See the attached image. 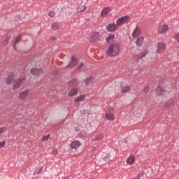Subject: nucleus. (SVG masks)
<instances>
[{
  "mask_svg": "<svg viewBox=\"0 0 179 179\" xmlns=\"http://www.w3.org/2000/svg\"><path fill=\"white\" fill-rule=\"evenodd\" d=\"M120 48H121L120 45L117 43H113L106 50V54L107 55H109V57H118L120 54Z\"/></svg>",
  "mask_w": 179,
  "mask_h": 179,
  "instance_id": "1",
  "label": "nucleus"
},
{
  "mask_svg": "<svg viewBox=\"0 0 179 179\" xmlns=\"http://www.w3.org/2000/svg\"><path fill=\"white\" fill-rule=\"evenodd\" d=\"M129 16H124L121 17L116 21L117 26H122V24H125L129 22Z\"/></svg>",
  "mask_w": 179,
  "mask_h": 179,
  "instance_id": "2",
  "label": "nucleus"
},
{
  "mask_svg": "<svg viewBox=\"0 0 179 179\" xmlns=\"http://www.w3.org/2000/svg\"><path fill=\"white\" fill-rule=\"evenodd\" d=\"M26 80L25 78H21L16 80H14L13 82V86L14 89H19L22 86L23 82Z\"/></svg>",
  "mask_w": 179,
  "mask_h": 179,
  "instance_id": "3",
  "label": "nucleus"
},
{
  "mask_svg": "<svg viewBox=\"0 0 179 179\" xmlns=\"http://www.w3.org/2000/svg\"><path fill=\"white\" fill-rule=\"evenodd\" d=\"M31 75H35L36 76H38L40 75H43V73H44V70H43V69L41 68H35V69H32L30 71Z\"/></svg>",
  "mask_w": 179,
  "mask_h": 179,
  "instance_id": "4",
  "label": "nucleus"
},
{
  "mask_svg": "<svg viewBox=\"0 0 179 179\" xmlns=\"http://www.w3.org/2000/svg\"><path fill=\"white\" fill-rule=\"evenodd\" d=\"M78 59L75 56L71 57L70 63L66 66V68H75L78 65Z\"/></svg>",
  "mask_w": 179,
  "mask_h": 179,
  "instance_id": "5",
  "label": "nucleus"
},
{
  "mask_svg": "<svg viewBox=\"0 0 179 179\" xmlns=\"http://www.w3.org/2000/svg\"><path fill=\"white\" fill-rule=\"evenodd\" d=\"M117 24L111 23L106 27V30L110 33H114L117 30Z\"/></svg>",
  "mask_w": 179,
  "mask_h": 179,
  "instance_id": "6",
  "label": "nucleus"
},
{
  "mask_svg": "<svg viewBox=\"0 0 179 179\" xmlns=\"http://www.w3.org/2000/svg\"><path fill=\"white\" fill-rule=\"evenodd\" d=\"M157 96H163L166 93V90L163 87L159 86L155 90Z\"/></svg>",
  "mask_w": 179,
  "mask_h": 179,
  "instance_id": "7",
  "label": "nucleus"
},
{
  "mask_svg": "<svg viewBox=\"0 0 179 179\" xmlns=\"http://www.w3.org/2000/svg\"><path fill=\"white\" fill-rule=\"evenodd\" d=\"M174 107V101L172 99H169L165 104L164 108L165 110H171V108Z\"/></svg>",
  "mask_w": 179,
  "mask_h": 179,
  "instance_id": "8",
  "label": "nucleus"
},
{
  "mask_svg": "<svg viewBox=\"0 0 179 179\" xmlns=\"http://www.w3.org/2000/svg\"><path fill=\"white\" fill-rule=\"evenodd\" d=\"M157 52H159V54H162V52H163V51H164L166 48V45L160 42L157 44Z\"/></svg>",
  "mask_w": 179,
  "mask_h": 179,
  "instance_id": "9",
  "label": "nucleus"
},
{
  "mask_svg": "<svg viewBox=\"0 0 179 179\" xmlns=\"http://www.w3.org/2000/svg\"><path fill=\"white\" fill-rule=\"evenodd\" d=\"M81 143L80 141H73L70 147L71 148V149H78V148L80 146Z\"/></svg>",
  "mask_w": 179,
  "mask_h": 179,
  "instance_id": "10",
  "label": "nucleus"
},
{
  "mask_svg": "<svg viewBox=\"0 0 179 179\" xmlns=\"http://www.w3.org/2000/svg\"><path fill=\"white\" fill-rule=\"evenodd\" d=\"M169 31V26L166 24H164L162 26H160L158 29V32L160 33L161 34L163 33H166V31Z\"/></svg>",
  "mask_w": 179,
  "mask_h": 179,
  "instance_id": "11",
  "label": "nucleus"
},
{
  "mask_svg": "<svg viewBox=\"0 0 179 179\" xmlns=\"http://www.w3.org/2000/svg\"><path fill=\"white\" fill-rule=\"evenodd\" d=\"M29 90H26L24 91L21 92L19 94V97L20 99H21V100H24V99H26L27 97V94H29Z\"/></svg>",
  "mask_w": 179,
  "mask_h": 179,
  "instance_id": "12",
  "label": "nucleus"
},
{
  "mask_svg": "<svg viewBox=\"0 0 179 179\" xmlns=\"http://www.w3.org/2000/svg\"><path fill=\"white\" fill-rule=\"evenodd\" d=\"M105 118H106L108 121H114V120H115V115L111 113H106L105 114Z\"/></svg>",
  "mask_w": 179,
  "mask_h": 179,
  "instance_id": "13",
  "label": "nucleus"
},
{
  "mask_svg": "<svg viewBox=\"0 0 179 179\" xmlns=\"http://www.w3.org/2000/svg\"><path fill=\"white\" fill-rule=\"evenodd\" d=\"M14 78L13 73L9 74L6 79V83L7 85H12V80H13Z\"/></svg>",
  "mask_w": 179,
  "mask_h": 179,
  "instance_id": "14",
  "label": "nucleus"
},
{
  "mask_svg": "<svg viewBox=\"0 0 179 179\" xmlns=\"http://www.w3.org/2000/svg\"><path fill=\"white\" fill-rule=\"evenodd\" d=\"M79 93V90L76 88L71 89L69 92V97H73V96H76Z\"/></svg>",
  "mask_w": 179,
  "mask_h": 179,
  "instance_id": "15",
  "label": "nucleus"
},
{
  "mask_svg": "<svg viewBox=\"0 0 179 179\" xmlns=\"http://www.w3.org/2000/svg\"><path fill=\"white\" fill-rule=\"evenodd\" d=\"M143 40H145V38L143 36H140L137 38L136 41V44L137 47H141L143 44Z\"/></svg>",
  "mask_w": 179,
  "mask_h": 179,
  "instance_id": "16",
  "label": "nucleus"
},
{
  "mask_svg": "<svg viewBox=\"0 0 179 179\" xmlns=\"http://www.w3.org/2000/svg\"><path fill=\"white\" fill-rule=\"evenodd\" d=\"M138 36H141V29L136 27L133 31L132 36L135 38V37H138Z\"/></svg>",
  "mask_w": 179,
  "mask_h": 179,
  "instance_id": "17",
  "label": "nucleus"
},
{
  "mask_svg": "<svg viewBox=\"0 0 179 179\" xmlns=\"http://www.w3.org/2000/svg\"><path fill=\"white\" fill-rule=\"evenodd\" d=\"M61 29V24L59 22H54L52 24V30H59Z\"/></svg>",
  "mask_w": 179,
  "mask_h": 179,
  "instance_id": "18",
  "label": "nucleus"
},
{
  "mask_svg": "<svg viewBox=\"0 0 179 179\" xmlns=\"http://www.w3.org/2000/svg\"><path fill=\"white\" fill-rule=\"evenodd\" d=\"M91 37L93 41H97L98 40H100V34L99 32H94Z\"/></svg>",
  "mask_w": 179,
  "mask_h": 179,
  "instance_id": "19",
  "label": "nucleus"
},
{
  "mask_svg": "<svg viewBox=\"0 0 179 179\" xmlns=\"http://www.w3.org/2000/svg\"><path fill=\"white\" fill-rule=\"evenodd\" d=\"M134 162H135V157L134 155H130L127 159V164H134Z\"/></svg>",
  "mask_w": 179,
  "mask_h": 179,
  "instance_id": "20",
  "label": "nucleus"
},
{
  "mask_svg": "<svg viewBox=\"0 0 179 179\" xmlns=\"http://www.w3.org/2000/svg\"><path fill=\"white\" fill-rule=\"evenodd\" d=\"M115 38V35L113 34H110L106 38V43H110V41H113Z\"/></svg>",
  "mask_w": 179,
  "mask_h": 179,
  "instance_id": "21",
  "label": "nucleus"
},
{
  "mask_svg": "<svg viewBox=\"0 0 179 179\" xmlns=\"http://www.w3.org/2000/svg\"><path fill=\"white\" fill-rule=\"evenodd\" d=\"M108 12H110V7H106L102 10L101 15V16H106V15H108Z\"/></svg>",
  "mask_w": 179,
  "mask_h": 179,
  "instance_id": "22",
  "label": "nucleus"
},
{
  "mask_svg": "<svg viewBox=\"0 0 179 179\" xmlns=\"http://www.w3.org/2000/svg\"><path fill=\"white\" fill-rule=\"evenodd\" d=\"M79 85V83H78V80H72L69 82V85L72 86L73 87H75Z\"/></svg>",
  "mask_w": 179,
  "mask_h": 179,
  "instance_id": "23",
  "label": "nucleus"
},
{
  "mask_svg": "<svg viewBox=\"0 0 179 179\" xmlns=\"http://www.w3.org/2000/svg\"><path fill=\"white\" fill-rule=\"evenodd\" d=\"M84 99H85V95H80L74 99V102L79 103V101H82V100H84Z\"/></svg>",
  "mask_w": 179,
  "mask_h": 179,
  "instance_id": "24",
  "label": "nucleus"
},
{
  "mask_svg": "<svg viewBox=\"0 0 179 179\" xmlns=\"http://www.w3.org/2000/svg\"><path fill=\"white\" fill-rule=\"evenodd\" d=\"M85 10H86V5H84L81 7H79L78 8V13H80L82 12H85Z\"/></svg>",
  "mask_w": 179,
  "mask_h": 179,
  "instance_id": "25",
  "label": "nucleus"
},
{
  "mask_svg": "<svg viewBox=\"0 0 179 179\" xmlns=\"http://www.w3.org/2000/svg\"><path fill=\"white\" fill-rule=\"evenodd\" d=\"M20 40H22V37L21 36H17L14 42V45L13 47L15 48V50H16V44H17Z\"/></svg>",
  "mask_w": 179,
  "mask_h": 179,
  "instance_id": "26",
  "label": "nucleus"
},
{
  "mask_svg": "<svg viewBox=\"0 0 179 179\" xmlns=\"http://www.w3.org/2000/svg\"><path fill=\"white\" fill-rule=\"evenodd\" d=\"M130 89H131V87L126 86L122 88V93H128V92H129Z\"/></svg>",
  "mask_w": 179,
  "mask_h": 179,
  "instance_id": "27",
  "label": "nucleus"
},
{
  "mask_svg": "<svg viewBox=\"0 0 179 179\" xmlns=\"http://www.w3.org/2000/svg\"><path fill=\"white\" fill-rule=\"evenodd\" d=\"M92 82H93V78L92 77H90L85 80V83L87 86H89V85L92 83Z\"/></svg>",
  "mask_w": 179,
  "mask_h": 179,
  "instance_id": "28",
  "label": "nucleus"
},
{
  "mask_svg": "<svg viewBox=\"0 0 179 179\" xmlns=\"http://www.w3.org/2000/svg\"><path fill=\"white\" fill-rule=\"evenodd\" d=\"M85 66V62H80V64L78 66L76 70L80 71V69H82Z\"/></svg>",
  "mask_w": 179,
  "mask_h": 179,
  "instance_id": "29",
  "label": "nucleus"
},
{
  "mask_svg": "<svg viewBox=\"0 0 179 179\" xmlns=\"http://www.w3.org/2000/svg\"><path fill=\"white\" fill-rule=\"evenodd\" d=\"M104 138V135L103 134H100L96 136V141H101Z\"/></svg>",
  "mask_w": 179,
  "mask_h": 179,
  "instance_id": "30",
  "label": "nucleus"
},
{
  "mask_svg": "<svg viewBox=\"0 0 179 179\" xmlns=\"http://www.w3.org/2000/svg\"><path fill=\"white\" fill-rule=\"evenodd\" d=\"M146 54H148V52H143L141 55H137L136 57H138V59H142V58H144V57H146Z\"/></svg>",
  "mask_w": 179,
  "mask_h": 179,
  "instance_id": "31",
  "label": "nucleus"
},
{
  "mask_svg": "<svg viewBox=\"0 0 179 179\" xmlns=\"http://www.w3.org/2000/svg\"><path fill=\"white\" fill-rule=\"evenodd\" d=\"M50 139V134L44 136L43 137H42V142H45L47 141H48Z\"/></svg>",
  "mask_w": 179,
  "mask_h": 179,
  "instance_id": "32",
  "label": "nucleus"
},
{
  "mask_svg": "<svg viewBox=\"0 0 179 179\" xmlns=\"http://www.w3.org/2000/svg\"><path fill=\"white\" fill-rule=\"evenodd\" d=\"M41 171H43V167H41L40 169H36L35 170V171L34 172V174H40V173H41Z\"/></svg>",
  "mask_w": 179,
  "mask_h": 179,
  "instance_id": "33",
  "label": "nucleus"
},
{
  "mask_svg": "<svg viewBox=\"0 0 179 179\" xmlns=\"http://www.w3.org/2000/svg\"><path fill=\"white\" fill-rule=\"evenodd\" d=\"M11 37L10 36H7L3 42V45H6L8 43H9V40H10Z\"/></svg>",
  "mask_w": 179,
  "mask_h": 179,
  "instance_id": "34",
  "label": "nucleus"
},
{
  "mask_svg": "<svg viewBox=\"0 0 179 179\" xmlns=\"http://www.w3.org/2000/svg\"><path fill=\"white\" fill-rule=\"evenodd\" d=\"M110 154H107L106 157L103 158V160H104L105 162H108V160H110Z\"/></svg>",
  "mask_w": 179,
  "mask_h": 179,
  "instance_id": "35",
  "label": "nucleus"
},
{
  "mask_svg": "<svg viewBox=\"0 0 179 179\" xmlns=\"http://www.w3.org/2000/svg\"><path fill=\"white\" fill-rule=\"evenodd\" d=\"M48 16L50 17H55V12L54 11H50L49 13H48Z\"/></svg>",
  "mask_w": 179,
  "mask_h": 179,
  "instance_id": "36",
  "label": "nucleus"
},
{
  "mask_svg": "<svg viewBox=\"0 0 179 179\" xmlns=\"http://www.w3.org/2000/svg\"><path fill=\"white\" fill-rule=\"evenodd\" d=\"M144 94H148L149 93V86H146L143 90Z\"/></svg>",
  "mask_w": 179,
  "mask_h": 179,
  "instance_id": "37",
  "label": "nucleus"
},
{
  "mask_svg": "<svg viewBox=\"0 0 179 179\" xmlns=\"http://www.w3.org/2000/svg\"><path fill=\"white\" fill-rule=\"evenodd\" d=\"M174 38L178 41V43H179V32L175 34Z\"/></svg>",
  "mask_w": 179,
  "mask_h": 179,
  "instance_id": "38",
  "label": "nucleus"
},
{
  "mask_svg": "<svg viewBox=\"0 0 179 179\" xmlns=\"http://www.w3.org/2000/svg\"><path fill=\"white\" fill-rule=\"evenodd\" d=\"M6 145V142L3 141V142H0V149L1 148H4Z\"/></svg>",
  "mask_w": 179,
  "mask_h": 179,
  "instance_id": "39",
  "label": "nucleus"
},
{
  "mask_svg": "<svg viewBox=\"0 0 179 179\" xmlns=\"http://www.w3.org/2000/svg\"><path fill=\"white\" fill-rule=\"evenodd\" d=\"M136 55H134V56L133 57V58H134V59L135 61H138V59H139V57H136Z\"/></svg>",
  "mask_w": 179,
  "mask_h": 179,
  "instance_id": "40",
  "label": "nucleus"
},
{
  "mask_svg": "<svg viewBox=\"0 0 179 179\" xmlns=\"http://www.w3.org/2000/svg\"><path fill=\"white\" fill-rule=\"evenodd\" d=\"M3 132V127H0V134Z\"/></svg>",
  "mask_w": 179,
  "mask_h": 179,
  "instance_id": "41",
  "label": "nucleus"
},
{
  "mask_svg": "<svg viewBox=\"0 0 179 179\" xmlns=\"http://www.w3.org/2000/svg\"><path fill=\"white\" fill-rule=\"evenodd\" d=\"M108 111L111 112V111H113V108H108Z\"/></svg>",
  "mask_w": 179,
  "mask_h": 179,
  "instance_id": "42",
  "label": "nucleus"
},
{
  "mask_svg": "<svg viewBox=\"0 0 179 179\" xmlns=\"http://www.w3.org/2000/svg\"><path fill=\"white\" fill-rule=\"evenodd\" d=\"M52 40L53 41H55V40H57V38H55V37H53V38H52Z\"/></svg>",
  "mask_w": 179,
  "mask_h": 179,
  "instance_id": "43",
  "label": "nucleus"
},
{
  "mask_svg": "<svg viewBox=\"0 0 179 179\" xmlns=\"http://www.w3.org/2000/svg\"><path fill=\"white\" fill-rule=\"evenodd\" d=\"M83 113H85V110H81V111H80V113H81V114H83Z\"/></svg>",
  "mask_w": 179,
  "mask_h": 179,
  "instance_id": "44",
  "label": "nucleus"
}]
</instances>
